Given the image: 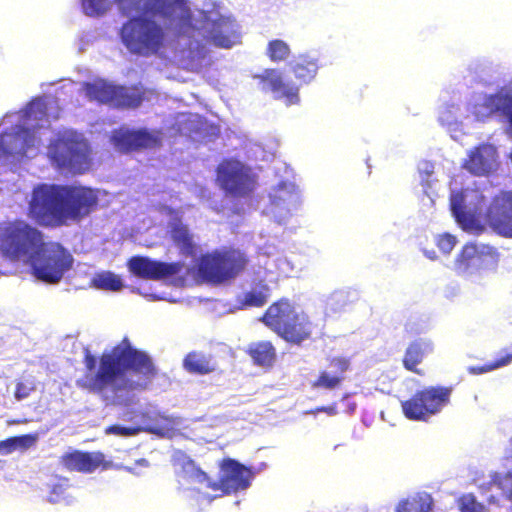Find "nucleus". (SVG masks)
I'll return each mask as SVG.
<instances>
[{"label":"nucleus","mask_w":512,"mask_h":512,"mask_svg":"<svg viewBox=\"0 0 512 512\" xmlns=\"http://www.w3.org/2000/svg\"><path fill=\"white\" fill-rule=\"evenodd\" d=\"M85 374L76 381L78 388L108 399L110 389L115 396L120 392L146 390L158 371L147 352L135 348L128 337H124L110 352L99 358L86 351L83 358Z\"/></svg>","instance_id":"1"},{"label":"nucleus","mask_w":512,"mask_h":512,"mask_svg":"<svg viewBox=\"0 0 512 512\" xmlns=\"http://www.w3.org/2000/svg\"><path fill=\"white\" fill-rule=\"evenodd\" d=\"M123 16L119 35L127 50L134 55L150 57L160 53L166 42L161 24L148 16H159L180 28L190 26L192 13L186 0H115Z\"/></svg>","instance_id":"2"},{"label":"nucleus","mask_w":512,"mask_h":512,"mask_svg":"<svg viewBox=\"0 0 512 512\" xmlns=\"http://www.w3.org/2000/svg\"><path fill=\"white\" fill-rule=\"evenodd\" d=\"M0 255L29 264L36 278L49 284L58 283L73 263L67 249L59 242L46 241L42 230L23 219L0 223Z\"/></svg>","instance_id":"3"},{"label":"nucleus","mask_w":512,"mask_h":512,"mask_svg":"<svg viewBox=\"0 0 512 512\" xmlns=\"http://www.w3.org/2000/svg\"><path fill=\"white\" fill-rule=\"evenodd\" d=\"M98 206L97 193L72 184L40 183L33 187L27 217L44 228L67 226L89 216Z\"/></svg>","instance_id":"4"},{"label":"nucleus","mask_w":512,"mask_h":512,"mask_svg":"<svg viewBox=\"0 0 512 512\" xmlns=\"http://www.w3.org/2000/svg\"><path fill=\"white\" fill-rule=\"evenodd\" d=\"M47 157L55 170L65 174L81 175L93 165L90 143L74 130L59 132L48 145Z\"/></svg>","instance_id":"5"},{"label":"nucleus","mask_w":512,"mask_h":512,"mask_svg":"<svg viewBox=\"0 0 512 512\" xmlns=\"http://www.w3.org/2000/svg\"><path fill=\"white\" fill-rule=\"evenodd\" d=\"M261 321L284 341L294 345L310 340L314 331V324L308 314L299 311L287 298L272 303Z\"/></svg>","instance_id":"6"},{"label":"nucleus","mask_w":512,"mask_h":512,"mask_svg":"<svg viewBox=\"0 0 512 512\" xmlns=\"http://www.w3.org/2000/svg\"><path fill=\"white\" fill-rule=\"evenodd\" d=\"M452 386H428L417 390L401 403L405 417L413 421H427L450 403Z\"/></svg>","instance_id":"7"},{"label":"nucleus","mask_w":512,"mask_h":512,"mask_svg":"<svg viewBox=\"0 0 512 512\" xmlns=\"http://www.w3.org/2000/svg\"><path fill=\"white\" fill-rule=\"evenodd\" d=\"M109 141L116 151L129 154L161 147L162 132L147 128L131 129L120 126L111 131Z\"/></svg>","instance_id":"8"},{"label":"nucleus","mask_w":512,"mask_h":512,"mask_svg":"<svg viewBox=\"0 0 512 512\" xmlns=\"http://www.w3.org/2000/svg\"><path fill=\"white\" fill-rule=\"evenodd\" d=\"M500 254L498 250L488 244L469 242L463 245L454 261L455 271L459 275L471 270L479 271L495 268L498 265Z\"/></svg>","instance_id":"9"},{"label":"nucleus","mask_w":512,"mask_h":512,"mask_svg":"<svg viewBox=\"0 0 512 512\" xmlns=\"http://www.w3.org/2000/svg\"><path fill=\"white\" fill-rule=\"evenodd\" d=\"M84 90L90 100L108 104L115 108H136L142 102L140 94L131 92L126 87L110 84L104 80L85 83Z\"/></svg>","instance_id":"10"},{"label":"nucleus","mask_w":512,"mask_h":512,"mask_svg":"<svg viewBox=\"0 0 512 512\" xmlns=\"http://www.w3.org/2000/svg\"><path fill=\"white\" fill-rule=\"evenodd\" d=\"M262 92H269L274 99L283 101L287 106L300 102V87L292 80H287L276 68H266L252 76Z\"/></svg>","instance_id":"11"},{"label":"nucleus","mask_w":512,"mask_h":512,"mask_svg":"<svg viewBox=\"0 0 512 512\" xmlns=\"http://www.w3.org/2000/svg\"><path fill=\"white\" fill-rule=\"evenodd\" d=\"M173 467L177 482L182 486L200 490V487L195 486L199 484L201 487L210 488L213 491H224L223 477L219 478L218 481H212L204 471L196 466L192 459L184 454H179L173 459Z\"/></svg>","instance_id":"12"},{"label":"nucleus","mask_w":512,"mask_h":512,"mask_svg":"<svg viewBox=\"0 0 512 512\" xmlns=\"http://www.w3.org/2000/svg\"><path fill=\"white\" fill-rule=\"evenodd\" d=\"M256 186L252 169L235 159H226V194L242 198L249 196Z\"/></svg>","instance_id":"13"},{"label":"nucleus","mask_w":512,"mask_h":512,"mask_svg":"<svg viewBox=\"0 0 512 512\" xmlns=\"http://www.w3.org/2000/svg\"><path fill=\"white\" fill-rule=\"evenodd\" d=\"M486 222L497 234L512 238V192H500L492 199Z\"/></svg>","instance_id":"14"},{"label":"nucleus","mask_w":512,"mask_h":512,"mask_svg":"<svg viewBox=\"0 0 512 512\" xmlns=\"http://www.w3.org/2000/svg\"><path fill=\"white\" fill-rule=\"evenodd\" d=\"M473 114L479 121L498 114L512 126V89L502 87L494 94L485 95L481 103L474 104Z\"/></svg>","instance_id":"15"},{"label":"nucleus","mask_w":512,"mask_h":512,"mask_svg":"<svg viewBox=\"0 0 512 512\" xmlns=\"http://www.w3.org/2000/svg\"><path fill=\"white\" fill-rule=\"evenodd\" d=\"M129 271L136 277L147 280H160L178 274L182 268L179 262L166 263L145 256H133L128 262Z\"/></svg>","instance_id":"16"},{"label":"nucleus","mask_w":512,"mask_h":512,"mask_svg":"<svg viewBox=\"0 0 512 512\" xmlns=\"http://www.w3.org/2000/svg\"><path fill=\"white\" fill-rule=\"evenodd\" d=\"M60 463L66 470L80 473H92L98 468L106 470L113 467L112 462L106 461L105 455L100 451L67 452L60 457Z\"/></svg>","instance_id":"17"},{"label":"nucleus","mask_w":512,"mask_h":512,"mask_svg":"<svg viewBox=\"0 0 512 512\" xmlns=\"http://www.w3.org/2000/svg\"><path fill=\"white\" fill-rule=\"evenodd\" d=\"M463 167L475 176H487L497 167V151L490 144H481L470 151Z\"/></svg>","instance_id":"18"},{"label":"nucleus","mask_w":512,"mask_h":512,"mask_svg":"<svg viewBox=\"0 0 512 512\" xmlns=\"http://www.w3.org/2000/svg\"><path fill=\"white\" fill-rule=\"evenodd\" d=\"M351 362L349 358L343 356L332 357L329 360V367L333 368L334 374L327 371H321L317 379L311 386L314 389L333 390L338 388L345 379L344 374L350 369Z\"/></svg>","instance_id":"19"},{"label":"nucleus","mask_w":512,"mask_h":512,"mask_svg":"<svg viewBox=\"0 0 512 512\" xmlns=\"http://www.w3.org/2000/svg\"><path fill=\"white\" fill-rule=\"evenodd\" d=\"M254 478V472L238 461L226 458V495L246 490Z\"/></svg>","instance_id":"20"},{"label":"nucleus","mask_w":512,"mask_h":512,"mask_svg":"<svg viewBox=\"0 0 512 512\" xmlns=\"http://www.w3.org/2000/svg\"><path fill=\"white\" fill-rule=\"evenodd\" d=\"M198 276L206 282L221 283L224 281V256L202 255L197 264Z\"/></svg>","instance_id":"21"},{"label":"nucleus","mask_w":512,"mask_h":512,"mask_svg":"<svg viewBox=\"0 0 512 512\" xmlns=\"http://www.w3.org/2000/svg\"><path fill=\"white\" fill-rule=\"evenodd\" d=\"M433 343L426 339H416L407 346L402 364L404 368L410 372L420 374L418 365L422 363L424 358L433 352Z\"/></svg>","instance_id":"22"},{"label":"nucleus","mask_w":512,"mask_h":512,"mask_svg":"<svg viewBox=\"0 0 512 512\" xmlns=\"http://www.w3.org/2000/svg\"><path fill=\"white\" fill-rule=\"evenodd\" d=\"M269 287L266 284H259L253 287L250 291L238 295L236 302L230 304L227 312H234L235 310H243L250 307H262L268 301Z\"/></svg>","instance_id":"23"},{"label":"nucleus","mask_w":512,"mask_h":512,"mask_svg":"<svg viewBox=\"0 0 512 512\" xmlns=\"http://www.w3.org/2000/svg\"><path fill=\"white\" fill-rule=\"evenodd\" d=\"M247 354L255 365L263 368H271L277 358L276 348L267 340L252 342L247 348Z\"/></svg>","instance_id":"24"},{"label":"nucleus","mask_w":512,"mask_h":512,"mask_svg":"<svg viewBox=\"0 0 512 512\" xmlns=\"http://www.w3.org/2000/svg\"><path fill=\"white\" fill-rule=\"evenodd\" d=\"M170 237L173 243L180 249L181 253L186 256L195 254V244L193 235L187 225L180 220L173 221L170 224Z\"/></svg>","instance_id":"25"},{"label":"nucleus","mask_w":512,"mask_h":512,"mask_svg":"<svg viewBox=\"0 0 512 512\" xmlns=\"http://www.w3.org/2000/svg\"><path fill=\"white\" fill-rule=\"evenodd\" d=\"M290 70L296 80L295 83L301 87L315 78L318 65L314 59L301 55L291 63Z\"/></svg>","instance_id":"26"},{"label":"nucleus","mask_w":512,"mask_h":512,"mask_svg":"<svg viewBox=\"0 0 512 512\" xmlns=\"http://www.w3.org/2000/svg\"><path fill=\"white\" fill-rule=\"evenodd\" d=\"M249 257L238 248L226 249V281L241 276L249 265Z\"/></svg>","instance_id":"27"},{"label":"nucleus","mask_w":512,"mask_h":512,"mask_svg":"<svg viewBox=\"0 0 512 512\" xmlns=\"http://www.w3.org/2000/svg\"><path fill=\"white\" fill-rule=\"evenodd\" d=\"M433 499L427 493H415L399 501L395 512H430Z\"/></svg>","instance_id":"28"},{"label":"nucleus","mask_w":512,"mask_h":512,"mask_svg":"<svg viewBox=\"0 0 512 512\" xmlns=\"http://www.w3.org/2000/svg\"><path fill=\"white\" fill-rule=\"evenodd\" d=\"M11 141L15 145L12 146L11 150L7 151V153L24 156L30 148L35 146L37 139L33 130L19 126L17 130L11 134Z\"/></svg>","instance_id":"29"},{"label":"nucleus","mask_w":512,"mask_h":512,"mask_svg":"<svg viewBox=\"0 0 512 512\" xmlns=\"http://www.w3.org/2000/svg\"><path fill=\"white\" fill-rule=\"evenodd\" d=\"M505 460L506 466L510 469L504 474H493L490 480V486L499 489L503 498L512 501V454L506 457Z\"/></svg>","instance_id":"30"},{"label":"nucleus","mask_w":512,"mask_h":512,"mask_svg":"<svg viewBox=\"0 0 512 512\" xmlns=\"http://www.w3.org/2000/svg\"><path fill=\"white\" fill-rule=\"evenodd\" d=\"M92 287L99 290L119 291L123 287L121 278L111 271L96 273L91 279Z\"/></svg>","instance_id":"31"},{"label":"nucleus","mask_w":512,"mask_h":512,"mask_svg":"<svg viewBox=\"0 0 512 512\" xmlns=\"http://www.w3.org/2000/svg\"><path fill=\"white\" fill-rule=\"evenodd\" d=\"M184 367L188 372L195 374H206L214 369L211 360L197 352H191L185 357Z\"/></svg>","instance_id":"32"},{"label":"nucleus","mask_w":512,"mask_h":512,"mask_svg":"<svg viewBox=\"0 0 512 512\" xmlns=\"http://www.w3.org/2000/svg\"><path fill=\"white\" fill-rule=\"evenodd\" d=\"M290 53L289 45L281 39L270 40L267 44L266 55L274 63L286 61Z\"/></svg>","instance_id":"33"},{"label":"nucleus","mask_w":512,"mask_h":512,"mask_svg":"<svg viewBox=\"0 0 512 512\" xmlns=\"http://www.w3.org/2000/svg\"><path fill=\"white\" fill-rule=\"evenodd\" d=\"M512 361V352L505 351L502 355L497 357L495 360L488 362L481 366H470L467 371L472 375H479L493 371L495 369L504 367L510 364Z\"/></svg>","instance_id":"34"},{"label":"nucleus","mask_w":512,"mask_h":512,"mask_svg":"<svg viewBox=\"0 0 512 512\" xmlns=\"http://www.w3.org/2000/svg\"><path fill=\"white\" fill-rule=\"evenodd\" d=\"M456 503L460 512H486L485 505L479 502L473 493L462 494Z\"/></svg>","instance_id":"35"},{"label":"nucleus","mask_w":512,"mask_h":512,"mask_svg":"<svg viewBox=\"0 0 512 512\" xmlns=\"http://www.w3.org/2000/svg\"><path fill=\"white\" fill-rule=\"evenodd\" d=\"M465 197L466 195L463 190L452 193L450 197V207L458 222H464L468 217L465 210Z\"/></svg>","instance_id":"36"},{"label":"nucleus","mask_w":512,"mask_h":512,"mask_svg":"<svg viewBox=\"0 0 512 512\" xmlns=\"http://www.w3.org/2000/svg\"><path fill=\"white\" fill-rule=\"evenodd\" d=\"M36 388V382L32 377H21L15 382L14 397L17 401H22L35 392Z\"/></svg>","instance_id":"37"},{"label":"nucleus","mask_w":512,"mask_h":512,"mask_svg":"<svg viewBox=\"0 0 512 512\" xmlns=\"http://www.w3.org/2000/svg\"><path fill=\"white\" fill-rule=\"evenodd\" d=\"M242 32L236 19L226 16V49L241 44Z\"/></svg>","instance_id":"38"},{"label":"nucleus","mask_w":512,"mask_h":512,"mask_svg":"<svg viewBox=\"0 0 512 512\" xmlns=\"http://www.w3.org/2000/svg\"><path fill=\"white\" fill-rule=\"evenodd\" d=\"M82 9L87 16L103 15L110 5V0H82Z\"/></svg>","instance_id":"39"},{"label":"nucleus","mask_w":512,"mask_h":512,"mask_svg":"<svg viewBox=\"0 0 512 512\" xmlns=\"http://www.w3.org/2000/svg\"><path fill=\"white\" fill-rule=\"evenodd\" d=\"M142 431L141 427H124L120 425H110L105 429L106 434H114L118 436H134Z\"/></svg>","instance_id":"40"},{"label":"nucleus","mask_w":512,"mask_h":512,"mask_svg":"<svg viewBox=\"0 0 512 512\" xmlns=\"http://www.w3.org/2000/svg\"><path fill=\"white\" fill-rule=\"evenodd\" d=\"M457 243L456 237L451 234H442L437 237L436 245L445 254H449Z\"/></svg>","instance_id":"41"},{"label":"nucleus","mask_w":512,"mask_h":512,"mask_svg":"<svg viewBox=\"0 0 512 512\" xmlns=\"http://www.w3.org/2000/svg\"><path fill=\"white\" fill-rule=\"evenodd\" d=\"M14 438L16 449L20 448L23 450H27L34 446L38 439L36 434H24L20 436H14Z\"/></svg>","instance_id":"42"},{"label":"nucleus","mask_w":512,"mask_h":512,"mask_svg":"<svg viewBox=\"0 0 512 512\" xmlns=\"http://www.w3.org/2000/svg\"><path fill=\"white\" fill-rule=\"evenodd\" d=\"M16 450L15 438L10 437L8 439L0 441V452L8 454Z\"/></svg>","instance_id":"43"},{"label":"nucleus","mask_w":512,"mask_h":512,"mask_svg":"<svg viewBox=\"0 0 512 512\" xmlns=\"http://www.w3.org/2000/svg\"><path fill=\"white\" fill-rule=\"evenodd\" d=\"M63 493V488L61 485H54L50 491V501L56 502L59 499V496Z\"/></svg>","instance_id":"44"},{"label":"nucleus","mask_w":512,"mask_h":512,"mask_svg":"<svg viewBox=\"0 0 512 512\" xmlns=\"http://www.w3.org/2000/svg\"><path fill=\"white\" fill-rule=\"evenodd\" d=\"M218 177L217 180L220 183L221 187H224V178L221 177V174L224 173V164H219L217 167Z\"/></svg>","instance_id":"45"},{"label":"nucleus","mask_w":512,"mask_h":512,"mask_svg":"<svg viewBox=\"0 0 512 512\" xmlns=\"http://www.w3.org/2000/svg\"><path fill=\"white\" fill-rule=\"evenodd\" d=\"M136 465L141 466V467H148L149 462L145 458H141V459L136 460Z\"/></svg>","instance_id":"46"},{"label":"nucleus","mask_w":512,"mask_h":512,"mask_svg":"<svg viewBox=\"0 0 512 512\" xmlns=\"http://www.w3.org/2000/svg\"><path fill=\"white\" fill-rule=\"evenodd\" d=\"M33 106H34L33 104H30V105L27 107V109H26V111H25V115H26V117H27V118H29V117H30V115H31V113H32V110H33Z\"/></svg>","instance_id":"47"},{"label":"nucleus","mask_w":512,"mask_h":512,"mask_svg":"<svg viewBox=\"0 0 512 512\" xmlns=\"http://www.w3.org/2000/svg\"><path fill=\"white\" fill-rule=\"evenodd\" d=\"M206 499H208L209 501H211L212 499H214L215 497H218V496H221V494H216V495H209V494H205L204 495Z\"/></svg>","instance_id":"48"},{"label":"nucleus","mask_w":512,"mask_h":512,"mask_svg":"<svg viewBox=\"0 0 512 512\" xmlns=\"http://www.w3.org/2000/svg\"><path fill=\"white\" fill-rule=\"evenodd\" d=\"M125 470H126V471H128V472H130V473L135 474L134 469H133V468H131V467H125Z\"/></svg>","instance_id":"49"},{"label":"nucleus","mask_w":512,"mask_h":512,"mask_svg":"<svg viewBox=\"0 0 512 512\" xmlns=\"http://www.w3.org/2000/svg\"><path fill=\"white\" fill-rule=\"evenodd\" d=\"M217 45H218L219 47H223V46H224V44H223V42H222L221 40L217 41Z\"/></svg>","instance_id":"50"},{"label":"nucleus","mask_w":512,"mask_h":512,"mask_svg":"<svg viewBox=\"0 0 512 512\" xmlns=\"http://www.w3.org/2000/svg\"><path fill=\"white\" fill-rule=\"evenodd\" d=\"M489 502H490V503H493V502H494V497H493V496H492V497H490Z\"/></svg>","instance_id":"51"},{"label":"nucleus","mask_w":512,"mask_h":512,"mask_svg":"<svg viewBox=\"0 0 512 512\" xmlns=\"http://www.w3.org/2000/svg\"><path fill=\"white\" fill-rule=\"evenodd\" d=\"M231 138V135L230 134H226V139H230Z\"/></svg>","instance_id":"52"}]
</instances>
